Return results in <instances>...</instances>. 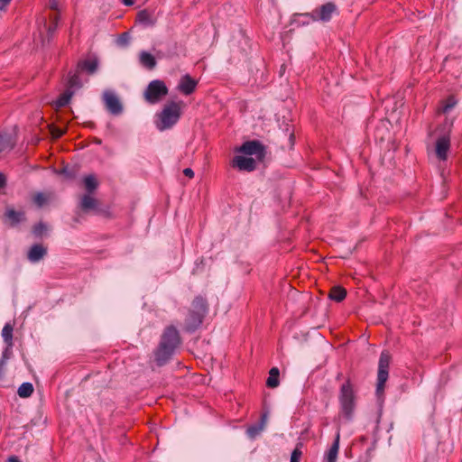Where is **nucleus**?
<instances>
[{
	"mask_svg": "<svg viewBox=\"0 0 462 462\" xmlns=\"http://www.w3.org/2000/svg\"><path fill=\"white\" fill-rule=\"evenodd\" d=\"M139 61L143 67L150 70L153 69L157 64L155 58L144 51L140 52Z\"/></svg>",
	"mask_w": 462,
	"mask_h": 462,
	"instance_id": "nucleus-17",
	"label": "nucleus"
},
{
	"mask_svg": "<svg viewBox=\"0 0 462 462\" xmlns=\"http://www.w3.org/2000/svg\"><path fill=\"white\" fill-rule=\"evenodd\" d=\"M11 2V0H0V10L5 9V7Z\"/></svg>",
	"mask_w": 462,
	"mask_h": 462,
	"instance_id": "nucleus-38",
	"label": "nucleus"
},
{
	"mask_svg": "<svg viewBox=\"0 0 462 462\" xmlns=\"http://www.w3.org/2000/svg\"><path fill=\"white\" fill-rule=\"evenodd\" d=\"M346 297V290L342 286H333L328 293V298L337 302H341Z\"/></svg>",
	"mask_w": 462,
	"mask_h": 462,
	"instance_id": "nucleus-18",
	"label": "nucleus"
},
{
	"mask_svg": "<svg viewBox=\"0 0 462 462\" xmlns=\"http://www.w3.org/2000/svg\"><path fill=\"white\" fill-rule=\"evenodd\" d=\"M14 142L11 135L8 134H0V154L2 152L10 151L14 147Z\"/></svg>",
	"mask_w": 462,
	"mask_h": 462,
	"instance_id": "nucleus-20",
	"label": "nucleus"
},
{
	"mask_svg": "<svg viewBox=\"0 0 462 462\" xmlns=\"http://www.w3.org/2000/svg\"><path fill=\"white\" fill-rule=\"evenodd\" d=\"M182 343L180 335L175 326H167L160 338L159 345L153 351L154 362L162 366L167 364Z\"/></svg>",
	"mask_w": 462,
	"mask_h": 462,
	"instance_id": "nucleus-1",
	"label": "nucleus"
},
{
	"mask_svg": "<svg viewBox=\"0 0 462 462\" xmlns=\"http://www.w3.org/2000/svg\"><path fill=\"white\" fill-rule=\"evenodd\" d=\"M9 462H20L19 458L15 456H12L8 458Z\"/></svg>",
	"mask_w": 462,
	"mask_h": 462,
	"instance_id": "nucleus-39",
	"label": "nucleus"
},
{
	"mask_svg": "<svg viewBox=\"0 0 462 462\" xmlns=\"http://www.w3.org/2000/svg\"><path fill=\"white\" fill-rule=\"evenodd\" d=\"M183 174L190 179L194 177V171L190 168L184 169Z\"/></svg>",
	"mask_w": 462,
	"mask_h": 462,
	"instance_id": "nucleus-35",
	"label": "nucleus"
},
{
	"mask_svg": "<svg viewBox=\"0 0 462 462\" xmlns=\"http://www.w3.org/2000/svg\"><path fill=\"white\" fill-rule=\"evenodd\" d=\"M208 310L207 300L200 295L195 297L183 320V330L188 333H193L199 329L203 323Z\"/></svg>",
	"mask_w": 462,
	"mask_h": 462,
	"instance_id": "nucleus-2",
	"label": "nucleus"
},
{
	"mask_svg": "<svg viewBox=\"0 0 462 462\" xmlns=\"http://www.w3.org/2000/svg\"><path fill=\"white\" fill-rule=\"evenodd\" d=\"M13 331H14V327L10 323H6L4 326L3 330H2V337L4 338L5 343L6 344V346L8 347H12L13 345H14V343H13Z\"/></svg>",
	"mask_w": 462,
	"mask_h": 462,
	"instance_id": "nucleus-21",
	"label": "nucleus"
},
{
	"mask_svg": "<svg viewBox=\"0 0 462 462\" xmlns=\"http://www.w3.org/2000/svg\"><path fill=\"white\" fill-rule=\"evenodd\" d=\"M98 205L97 199L93 198L90 194H84L80 198L79 208L81 210L88 212L96 209Z\"/></svg>",
	"mask_w": 462,
	"mask_h": 462,
	"instance_id": "nucleus-14",
	"label": "nucleus"
},
{
	"mask_svg": "<svg viewBox=\"0 0 462 462\" xmlns=\"http://www.w3.org/2000/svg\"><path fill=\"white\" fill-rule=\"evenodd\" d=\"M301 447V443L297 444L296 448L291 453V462H300V459L302 456Z\"/></svg>",
	"mask_w": 462,
	"mask_h": 462,
	"instance_id": "nucleus-31",
	"label": "nucleus"
},
{
	"mask_svg": "<svg viewBox=\"0 0 462 462\" xmlns=\"http://www.w3.org/2000/svg\"><path fill=\"white\" fill-rule=\"evenodd\" d=\"M49 8L55 13H58L59 10V1L58 0H49Z\"/></svg>",
	"mask_w": 462,
	"mask_h": 462,
	"instance_id": "nucleus-34",
	"label": "nucleus"
},
{
	"mask_svg": "<svg viewBox=\"0 0 462 462\" xmlns=\"http://www.w3.org/2000/svg\"><path fill=\"white\" fill-rule=\"evenodd\" d=\"M98 62L96 58L94 59H87L79 61L78 69L80 71H87L88 74H93L97 69Z\"/></svg>",
	"mask_w": 462,
	"mask_h": 462,
	"instance_id": "nucleus-15",
	"label": "nucleus"
},
{
	"mask_svg": "<svg viewBox=\"0 0 462 462\" xmlns=\"http://www.w3.org/2000/svg\"><path fill=\"white\" fill-rule=\"evenodd\" d=\"M129 35L128 32H124L120 36V42L124 44H126L128 42Z\"/></svg>",
	"mask_w": 462,
	"mask_h": 462,
	"instance_id": "nucleus-36",
	"label": "nucleus"
},
{
	"mask_svg": "<svg viewBox=\"0 0 462 462\" xmlns=\"http://www.w3.org/2000/svg\"><path fill=\"white\" fill-rule=\"evenodd\" d=\"M456 103L457 101L455 97L450 96L446 100L443 101V106L438 109V112L446 114L455 106Z\"/></svg>",
	"mask_w": 462,
	"mask_h": 462,
	"instance_id": "nucleus-28",
	"label": "nucleus"
},
{
	"mask_svg": "<svg viewBox=\"0 0 462 462\" xmlns=\"http://www.w3.org/2000/svg\"><path fill=\"white\" fill-rule=\"evenodd\" d=\"M6 185V178L5 174L0 172V189H3Z\"/></svg>",
	"mask_w": 462,
	"mask_h": 462,
	"instance_id": "nucleus-37",
	"label": "nucleus"
},
{
	"mask_svg": "<svg viewBox=\"0 0 462 462\" xmlns=\"http://www.w3.org/2000/svg\"><path fill=\"white\" fill-rule=\"evenodd\" d=\"M6 217L11 221L12 226H14L24 219V213L22 211H15L14 209H7L5 212Z\"/></svg>",
	"mask_w": 462,
	"mask_h": 462,
	"instance_id": "nucleus-23",
	"label": "nucleus"
},
{
	"mask_svg": "<svg viewBox=\"0 0 462 462\" xmlns=\"http://www.w3.org/2000/svg\"><path fill=\"white\" fill-rule=\"evenodd\" d=\"M124 3L126 5H132L134 4V2L132 0H124Z\"/></svg>",
	"mask_w": 462,
	"mask_h": 462,
	"instance_id": "nucleus-41",
	"label": "nucleus"
},
{
	"mask_svg": "<svg viewBox=\"0 0 462 462\" xmlns=\"http://www.w3.org/2000/svg\"><path fill=\"white\" fill-rule=\"evenodd\" d=\"M78 77L76 75H74L73 77H71L69 82L71 85L75 84L76 80H77Z\"/></svg>",
	"mask_w": 462,
	"mask_h": 462,
	"instance_id": "nucleus-40",
	"label": "nucleus"
},
{
	"mask_svg": "<svg viewBox=\"0 0 462 462\" xmlns=\"http://www.w3.org/2000/svg\"><path fill=\"white\" fill-rule=\"evenodd\" d=\"M290 140H291V142H293V140H294V134H291V135H290Z\"/></svg>",
	"mask_w": 462,
	"mask_h": 462,
	"instance_id": "nucleus-42",
	"label": "nucleus"
},
{
	"mask_svg": "<svg viewBox=\"0 0 462 462\" xmlns=\"http://www.w3.org/2000/svg\"><path fill=\"white\" fill-rule=\"evenodd\" d=\"M49 24L47 27V31L49 34H52L57 27L60 21V14L59 13H53L49 15Z\"/></svg>",
	"mask_w": 462,
	"mask_h": 462,
	"instance_id": "nucleus-26",
	"label": "nucleus"
},
{
	"mask_svg": "<svg viewBox=\"0 0 462 462\" xmlns=\"http://www.w3.org/2000/svg\"><path fill=\"white\" fill-rule=\"evenodd\" d=\"M84 186L88 194L93 193L98 187V181L95 175L90 174L84 178Z\"/></svg>",
	"mask_w": 462,
	"mask_h": 462,
	"instance_id": "nucleus-22",
	"label": "nucleus"
},
{
	"mask_svg": "<svg viewBox=\"0 0 462 462\" xmlns=\"http://www.w3.org/2000/svg\"><path fill=\"white\" fill-rule=\"evenodd\" d=\"M135 21L146 26H152L155 23V18L152 16V14L146 9L137 13Z\"/></svg>",
	"mask_w": 462,
	"mask_h": 462,
	"instance_id": "nucleus-16",
	"label": "nucleus"
},
{
	"mask_svg": "<svg viewBox=\"0 0 462 462\" xmlns=\"http://www.w3.org/2000/svg\"><path fill=\"white\" fill-rule=\"evenodd\" d=\"M266 415L263 414L262 416V425L261 426H251L247 429V433L250 437H255L261 430L263 429V424L265 423Z\"/></svg>",
	"mask_w": 462,
	"mask_h": 462,
	"instance_id": "nucleus-30",
	"label": "nucleus"
},
{
	"mask_svg": "<svg viewBox=\"0 0 462 462\" xmlns=\"http://www.w3.org/2000/svg\"><path fill=\"white\" fill-rule=\"evenodd\" d=\"M230 166L234 169H237L240 171L251 172L256 169V162L252 157L236 155L230 161Z\"/></svg>",
	"mask_w": 462,
	"mask_h": 462,
	"instance_id": "nucleus-9",
	"label": "nucleus"
},
{
	"mask_svg": "<svg viewBox=\"0 0 462 462\" xmlns=\"http://www.w3.org/2000/svg\"><path fill=\"white\" fill-rule=\"evenodd\" d=\"M280 371L277 367H273L269 371V376L266 380V386L268 388H276L279 383Z\"/></svg>",
	"mask_w": 462,
	"mask_h": 462,
	"instance_id": "nucleus-19",
	"label": "nucleus"
},
{
	"mask_svg": "<svg viewBox=\"0 0 462 462\" xmlns=\"http://www.w3.org/2000/svg\"><path fill=\"white\" fill-rule=\"evenodd\" d=\"M51 133L54 138H60L64 134L65 131L58 127H53Z\"/></svg>",
	"mask_w": 462,
	"mask_h": 462,
	"instance_id": "nucleus-33",
	"label": "nucleus"
},
{
	"mask_svg": "<svg viewBox=\"0 0 462 462\" xmlns=\"http://www.w3.org/2000/svg\"><path fill=\"white\" fill-rule=\"evenodd\" d=\"M71 97L72 93L68 90L60 94L55 102L56 107L60 108L66 106L69 103Z\"/></svg>",
	"mask_w": 462,
	"mask_h": 462,
	"instance_id": "nucleus-27",
	"label": "nucleus"
},
{
	"mask_svg": "<svg viewBox=\"0 0 462 462\" xmlns=\"http://www.w3.org/2000/svg\"><path fill=\"white\" fill-rule=\"evenodd\" d=\"M450 149V137L448 134H443L436 140L435 152L440 161H446Z\"/></svg>",
	"mask_w": 462,
	"mask_h": 462,
	"instance_id": "nucleus-11",
	"label": "nucleus"
},
{
	"mask_svg": "<svg viewBox=\"0 0 462 462\" xmlns=\"http://www.w3.org/2000/svg\"><path fill=\"white\" fill-rule=\"evenodd\" d=\"M339 449V433H337V438L330 447L328 454H327V460L328 462H336L337 453Z\"/></svg>",
	"mask_w": 462,
	"mask_h": 462,
	"instance_id": "nucleus-24",
	"label": "nucleus"
},
{
	"mask_svg": "<svg viewBox=\"0 0 462 462\" xmlns=\"http://www.w3.org/2000/svg\"><path fill=\"white\" fill-rule=\"evenodd\" d=\"M32 231L35 237H42L46 235L48 227L44 223L40 222L32 226Z\"/></svg>",
	"mask_w": 462,
	"mask_h": 462,
	"instance_id": "nucleus-29",
	"label": "nucleus"
},
{
	"mask_svg": "<svg viewBox=\"0 0 462 462\" xmlns=\"http://www.w3.org/2000/svg\"><path fill=\"white\" fill-rule=\"evenodd\" d=\"M103 100L106 110L114 115L118 116L123 112V106L119 98L111 91H106L103 95Z\"/></svg>",
	"mask_w": 462,
	"mask_h": 462,
	"instance_id": "nucleus-10",
	"label": "nucleus"
},
{
	"mask_svg": "<svg viewBox=\"0 0 462 462\" xmlns=\"http://www.w3.org/2000/svg\"><path fill=\"white\" fill-rule=\"evenodd\" d=\"M47 254V247L42 244L33 245L27 254V258L32 263H37Z\"/></svg>",
	"mask_w": 462,
	"mask_h": 462,
	"instance_id": "nucleus-13",
	"label": "nucleus"
},
{
	"mask_svg": "<svg viewBox=\"0 0 462 462\" xmlns=\"http://www.w3.org/2000/svg\"><path fill=\"white\" fill-rule=\"evenodd\" d=\"M392 356L388 351H383L380 355L377 373L376 394L381 396L384 393L385 383L389 377V367Z\"/></svg>",
	"mask_w": 462,
	"mask_h": 462,
	"instance_id": "nucleus-5",
	"label": "nucleus"
},
{
	"mask_svg": "<svg viewBox=\"0 0 462 462\" xmlns=\"http://www.w3.org/2000/svg\"><path fill=\"white\" fill-rule=\"evenodd\" d=\"M33 393V386L31 383H23L18 388L17 393L21 398H28Z\"/></svg>",
	"mask_w": 462,
	"mask_h": 462,
	"instance_id": "nucleus-25",
	"label": "nucleus"
},
{
	"mask_svg": "<svg viewBox=\"0 0 462 462\" xmlns=\"http://www.w3.org/2000/svg\"><path fill=\"white\" fill-rule=\"evenodd\" d=\"M342 375V374H338L337 376V379H339V377Z\"/></svg>",
	"mask_w": 462,
	"mask_h": 462,
	"instance_id": "nucleus-43",
	"label": "nucleus"
},
{
	"mask_svg": "<svg viewBox=\"0 0 462 462\" xmlns=\"http://www.w3.org/2000/svg\"><path fill=\"white\" fill-rule=\"evenodd\" d=\"M337 11V5L332 2H328L319 7L312 10L311 13L306 14L307 16L310 17L314 22H329L332 18L333 14Z\"/></svg>",
	"mask_w": 462,
	"mask_h": 462,
	"instance_id": "nucleus-8",
	"label": "nucleus"
},
{
	"mask_svg": "<svg viewBox=\"0 0 462 462\" xmlns=\"http://www.w3.org/2000/svg\"><path fill=\"white\" fill-rule=\"evenodd\" d=\"M168 94V88L165 83L156 79L149 83L144 91V99L150 104L158 103L163 97Z\"/></svg>",
	"mask_w": 462,
	"mask_h": 462,
	"instance_id": "nucleus-6",
	"label": "nucleus"
},
{
	"mask_svg": "<svg viewBox=\"0 0 462 462\" xmlns=\"http://www.w3.org/2000/svg\"><path fill=\"white\" fill-rule=\"evenodd\" d=\"M236 152L246 155H255L257 160L262 162L265 157V146L258 140L245 142L241 146L236 147Z\"/></svg>",
	"mask_w": 462,
	"mask_h": 462,
	"instance_id": "nucleus-7",
	"label": "nucleus"
},
{
	"mask_svg": "<svg viewBox=\"0 0 462 462\" xmlns=\"http://www.w3.org/2000/svg\"><path fill=\"white\" fill-rule=\"evenodd\" d=\"M182 105V102H169L164 105L162 112L158 115L159 120L156 122L159 130L169 129L179 121Z\"/></svg>",
	"mask_w": 462,
	"mask_h": 462,
	"instance_id": "nucleus-4",
	"label": "nucleus"
},
{
	"mask_svg": "<svg viewBox=\"0 0 462 462\" xmlns=\"http://www.w3.org/2000/svg\"><path fill=\"white\" fill-rule=\"evenodd\" d=\"M32 200L38 207H42L46 203L47 198L43 193H37L33 196Z\"/></svg>",
	"mask_w": 462,
	"mask_h": 462,
	"instance_id": "nucleus-32",
	"label": "nucleus"
},
{
	"mask_svg": "<svg viewBox=\"0 0 462 462\" xmlns=\"http://www.w3.org/2000/svg\"><path fill=\"white\" fill-rule=\"evenodd\" d=\"M356 399L355 385L351 379L347 378L341 385L338 395L340 413L346 420H350L353 418Z\"/></svg>",
	"mask_w": 462,
	"mask_h": 462,
	"instance_id": "nucleus-3",
	"label": "nucleus"
},
{
	"mask_svg": "<svg viewBox=\"0 0 462 462\" xmlns=\"http://www.w3.org/2000/svg\"><path fill=\"white\" fill-rule=\"evenodd\" d=\"M197 84L198 82L194 79L186 74L180 79L178 88L181 93L188 96L195 91Z\"/></svg>",
	"mask_w": 462,
	"mask_h": 462,
	"instance_id": "nucleus-12",
	"label": "nucleus"
}]
</instances>
